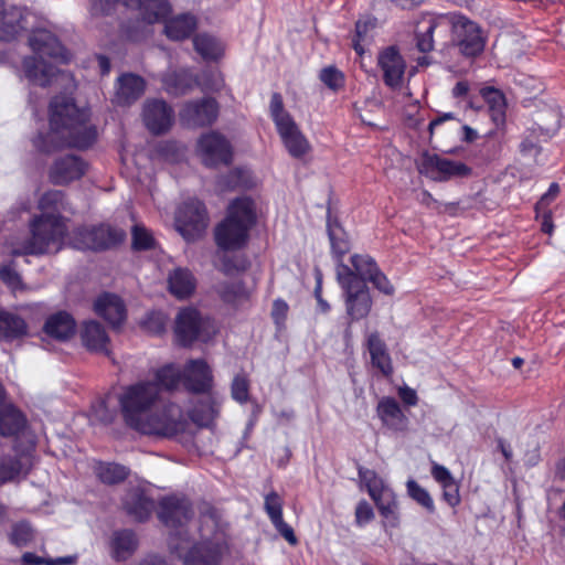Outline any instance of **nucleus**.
<instances>
[{"mask_svg": "<svg viewBox=\"0 0 565 565\" xmlns=\"http://www.w3.org/2000/svg\"><path fill=\"white\" fill-rule=\"evenodd\" d=\"M520 151L524 160L533 163H542L539 157L542 154V149L535 142L530 139H524L520 145Z\"/></svg>", "mask_w": 565, "mask_h": 565, "instance_id": "57", "label": "nucleus"}, {"mask_svg": "<svg viewBox=\"0 0 565 565\" xmlns=\"http://www.w3.org/2000/svg\"><path fill=\"white\" fill-rule=\"evenodd\" d=\"M217 292L225 302L234 306L247 301L250 295V291L239 280L220 284Z\"/></svg>", "mask_w": 565, "mask_h": 565, "instance_id": "38", "label": "nucleus"}, {"mask_svg": "<svg viewBox=\"0 0 565 565\" xmlns=\"http://www.w3.org/2000/svg\"><path fill=\"white\" fill-rule=\"evenodd\" d=\"M359 478L365 484L371 498L387 490L390 487L380 478L375 471L366 468H359Z\"/></svg>", "mask_w": 565, "mask_h": 565, "instance_id": "44", "label": "nucleus"}, {"mask_svg": "<svg viewBox=\"0 0 565 565\" xmlns=\"http://www.w3.org/2000/svg\"><path fill=\"white\" fill-rule=\"evenodd\" d=\"M370 26H372V24L367 21H358L355 24V38L356 39L353 40V47L356 51V53L360 55L363 53V47L361 45V41L364 40Z\"/></svg>", "mask_w": 565, "mask_h": 565, "instance_id": "61", "label": "nucleus"}, {"mask_svg": "<svg viewBox=\"0 0 565 565\" xmlns=\"http://www.w3.org/2000/svg\"><path fill=\"white\" fill-rule=\"evenodd\" d=\"M158 515L161 522L170 529L169 541L179 532L181 537L191 536L188 523L193 515V511L186 499L178 497L163 499Z\"/></svg>", "mask_w": 565, "mask_h": 565, "instance_id": "11", "label": "nucleus"}, {"mask_svg": "<svg viewBox=\"0 0 565 565\" xmlns=\"http://www.w3.org/2000/svg\"><path fill=\"white\" fill-rule=\"evenodd\" d=\"M132 247L136 250H146L156 247V239L151 232L141 224H135L131 232Z\"/></svg>", "mask_w": 565, "mask_h": 565, "instance_id": "46", "label": "nucleus"}, {"mask_svg": "<svg viewBox=\"0 0 565 565\" xmlns=\"http://www.w3.org/2000/svg\"><path fill=\"white\" fill-rule=\"evenodd\" d=\"M75 320L67 312L61 311L50 316L44 324V332L56 340L65 341L75 333Z\"/></svg>", "mask_w": 565, "mask_h": 565, "instance_id": "27", "label": "nucleus"}, {"mask_svg": "<svg viewBox=\"0 0 565 565\" xmlns=\"http://www.w3.org/2000/svg\"><path fill=\"white\" fill-rule=\"evenodd\" d=\"M200 542L180 533L168 541L169 550L182 559L183 565H222L228 554L227 523L215 511H207L200 518Z\"/></svg>", "mask_w": 565, "mask_h": 565, "instance_id": "2", "label": "nucleus"}, {"mask_svg": "<svg viewBox=\"0 0 565 565\" xmlns=\"http://www.w3.org/2000/svg\"><path fill=\"white\" fill-rule=\"evenodd\" d=\"M76 114L77 109L70 98H53L50 104L51 131L46 137L40 135L35 138L34 146L43 152L58 147H89L95 140L96 131L78 119Z\"/></svg>", "mask_w": 565, "mask_h": 565, "instance_id": "4", "label": "nucleus"}, {"mask_svg": "<svg viewBox=\"0 0 565 565\" xmlns=\"http://www.w3.org/2000/svg\"><path fill=\"white\" fill-rule=\"evenodd\" d=\"M372 499L376 503L382 515L387 518L395 513V510L397 508V502H396L395 494L391 488L376 494L375 498H372Z\"/></svg>", "mask_w": 565, "mask_h": 565, "instance_id": "49", "label": "nucleus"}, {"mask_svg": "<svg viewBox=\"0 0 565 565\" xmlns=\"http://www.w3.org/2000/svg\"><path fill=\"white\" fill-rule=\"evenodd\" d=\"M33 537V531L29 523L21 522L13 526L11 540L14 544L22 546L29 543Z\"/></svg>", "mask_w": 565, "mask_h": 565, "instance_id": "56", "label": "nucleus"}, {"mask_svg": "<svg viewBox=\"0 0 565 565\" xmlns=\"http://www.w3.org/2000/svg\"><path fill=\"white\" fill-rule=\"evenodd\" d=\"M0 277L13 292L28 289V287L22 282L20 275L10 266H4L1 268Z\"/></svg>", "mask_w": 565, "mask_h": 565, "instance_id": "53", "label": "nucleus"}, {"mask_svg": "<svg viewBox=\"0 0 565 565\" xmlns=\"http://www.w3.org/2000/svg\"><path fill=\"white\" fill-rule=\"evenodd\" d=\"M64 207V194L49 191L39 201L41 215L30 223L31 236L23 242L11 243L13 255H40L58 252L67 232L65 220L60 215Z\"/></svg>", "mask_w": 565, "mask_h": 565, "instance_id": "3", "label": "nucleus"}, {"mask_svg": "<svg viewBox=\"0 0 565 565\" xmlns=\"http://www.w3.org/2000/svg\"><path fill=\"white\" fill-rule=\"evenodd\" d=\"M142 119L153 135L167 132L173 125L174 111L162 99H150L143 105Z\"/></svg>", "mask_w": 565, "mask_h": 565, "instance_id": "17", "label": "nucleus"}, {"mask_svg": "<svg viewBox=\"0 0 565 565\" xmlns=\"http://www.w3.org/2000/svg\"><path fill=\"white\" fill-rule=\"evenodd\" d=\"M269 108L276 127L292 119L290 114L284 109L282 97L278 93L271 95Z\"/></svg>", "mask_w": 565, "mask_h": 565, "instance_id": "51", "label": "nucleus"}, {"mask_svg": "<svg viewBox=\"0 0 565 565\" xmlns=\"http://www.w3.org/2000/svg\"><path fill=\"white\" fill-rule=\"evenodd\" d=\"M183 384L190 392L209 394L205 402L190 412V416L198 425H210L220 413L222 397L211 392L213 375L207 363L203 360L189 361L183 371Z\"/></svg>", "mask_w": 565, "mask_h": 565, "instance_id": "7", "label": "nucleus"}, {"mask_svg": "<svg viewBox=\"0 0 565 565\" xmlns=\"http://www.w3.org/2000/svg\"><path fill=\"white\" fill-rule=\"evenodd\" d=\"M276 530L281 534V536L291 545L297 544V537L294 533V530L290 525H288L284 519H280L279 521L273 522Z\"/></svg>", "mask_w": 565, "mask_h": 565, "instance_id": "64", "label": "nucleus"}, {"mask_svg": "<svg viewBox=\"0 0 565 565\" xmlns=\"http://www.w3.org/2000/svg\"><path fill=\"white\" fill-rule=\"evenodd\" d=\"M81 337L84 345L88 350L108 353L109 338L99 322H85L82 329Z\"/></svg>", "mask_w": 565, "mask_h": 565, "instance_id": "29", "label": "nucleus"}, {"mask_svg": "<svg viewBox=\"0 0 565 565\" xmlns=\"http://www.w3.org/2000/svg\"><path fill=\"white\" fill-rule=\"evenodd\" d=\"M87 169V164L77 156L66 154L54 160L49 170L51 182L65 185L81 179Z\"/></svg>", "mask_w": 565, "mask_h": 565, "instance_id": "19", "label": "nucleus"}, {"mask_svg": "<svg viewBox=\"0 0 565 565\" xmlns=\"http://www.w3.org/2000/svg\"><path fill=\"white\" fill-rule=\"evenodd\" d=\"M328 231L332 252L341 258L350 249L348 235L339 224H329Z\"/></svg>", "mask_w": 565, "mask_h": 565, "instance_id": "43", "label": "nucleus"}, {"mask_svg": "<svg viewBox=\"0 0 565 565\" xmlns=\"http://www.w3.org/2000/svg\"><path fill=\"white\" fill-rule=\"evenodd\" d=\"M23 415L12 405L0 407V434L3 436L18 435L24 427Z\"/></svg>", "mask_w": 565, "mask_h": 565, "instance_id": "34", "label": "nucleus"}, {"mask_svg": "<svg viewBox=\"0 0 565 565\" xmlns=\"http://www.w3.org/2000/svg\"><path fill=\"white\" fill-rule=\"evenodd\" d=\"M218 114V105L213 98H202L185 103L180 110V119L188 127H204L212 125Z\"/></svg>", "mask_w": 565, "mask_h": 565, "instance_id": "16", "label": "nucleus"}, {"mask_svg": "<svg viewBox=\"0 0 565 565\" xmlns=\"http://www.w3.org/2000/svg\"><path fill=\"white\" fill-rule=\"evenodd\" d=\"M422 30L416 33L417 47L420 52H430L434 49L433 33L437 26V21L431 18H425L420 22Z\"/></svg>", "mask_w": 565, "mask_h": 565, "instance_id": "41", "label": "nucleus"}, {"mask_svg": "<svg viewBox=\"0 0 565 565\" xmlns=\"http://www.w3.org/2000/svg\"><path fill=\"white\" fill-rule=\"evenodd\" d=\"M231 396L239 404L247 403L249 398V381L243 375H236L231 384Z\"/></svg>", "mask_w": 565, "mask_h": 565, "instance_id": "48", "label": "nucleus"}, {"mask_svg": "<svg viewBox=\"0 0 565 565\" xmlns=\"http://www.w3.org/2000/svg\"><path fill=\"white\" fill-rule=\"evenodd\" d=\"M289 154L294 158H301L307 154L310 149V142L301 132L294 119L276 127Z\"/></svg>", "mask_w": 565, "mask_h": 565, "instance_id": "21", "label": "nucleus"}, {"mask_svg": "<svg viewBox=\"0 0 565 565\" xmlns=\"http://www.w3.org/2000/svg\"><path fill=\"white\" fill-rule=\"evenodd\" d=\"M320 79L329 88L337 90L343 86V74L335 67L329 66L320 72Z\"/></svg>", "mask_w": 565, "mask_h": 565, "instance_id": "54", "label": "nucleus"}, {"mask_svg": "<svg viewBox=\"0 0 565 565\" xmlns=\"http://www.w3.org/2000/svg\"><path fill=\"white\" fill-rule=\"evenodd\" d=\"M481 95L489 106L492 120L501 124L505 118L507 103L504 95L497 88L486 87L481 89Z\"/></svg>", "mask_w": 565, "mask_h": 565, "instance_id": "37", "label": "nucleus"}, {"mask_svg": "<svg viewBox=\"0 0 565 565\" xmlns=\"http://www.w3.org/2000/svg\"><path fill=\"white\" fill-rule=\"evenodd\" d=\"M95 473L103 483L115 484L127 478L128 469L117 463L99 462L95 467Z\"/></svg>", "mask_w": 565, "mask_h": 565, "instance_id": "39", "label": "nucleus"}, {"mask_svg": "<svg viewBox=\"0 0 565 565\" xmlns=\"http://www.w3.org/2000/svg\"><path fill=\"white\" fill-rule=\"evenodd\" d=\"M28 333V324L22 317L10 311H0V340H15Z\"/></svg>", "mask_w": 565, "mask_h": 565, "instance_id": "31", "label": "nucleus"}, {"mask_svg": "<svg viewBox=\"0 0 565 565\" xmlns=\"http://www.w3.org/2000/svg\"><path fill=\"white\" fill-rule=\"evenodd\" d=\"M181 380H183V374L180 370L174 364H168L157 370L153 382L159 384L162 393V388L168 391L175 388Z\"/></svg>", "mask_w": 565, "mask_h": 565, "instance_id": "40", "label": "nucleus"}, {"mask_svg": "<svg viewBox=\"0 0 565 565\" xmlns=\"http://www.w3.org/2000/svg\"><path fill=\"white\" fill-rule=\"evenodd\" d=\"M163 88L171 95H183L192 87V75L186 70L169 71L162 78Z\"/></svg>", "mask_w": 565, "mask_h": 565, "instance_id": "35", "label": "nucleus"}, {"mask_svg": "<svg viewBox=\"0 0 565 565\" xmlns=\"http://www.w3.org/2000/svg\"><path fill=\"white\" fill-rule=\"evenodd\" d=\"M408 495L429 512L435 510L434 500L426 489L420 487L415 480L411 479L406 483Z\"/></svg>", "mask_w": 565, "mask_h": 565, "instance_id": "47", "label": "nucleus"}, {"mask_svg": "<svg viewBox=\"0 0 565 565\" xmlns=\"http://www.w3.org/2000/svg\"><path fill=\"white\" fill-rule=\"evenodd\" d=\"M264 505L271 523L282 519V499L277 492L271 491L266 494Z\"/></svg>", "mask_w": 565, "mask_h": 565, "instance_id": "50", "label": "nucleus"}, {"mask_svg": "<svg viewBox=\"0 0 565 565\" xmlns=\"http://www.w3.org/2000/svg\"><path fill=\"white\" fill-rule=\"evenodd\" d=\"M256 223L254 202L248 198L233 201L226 217L215 227L214 236L217 246L224 250L243 248L249 238V231Z\"/></svg>", "mask_w": 565, "mask_h": 565, "instance_id": "6", "label": "nucleus"}, {"mask_svg": "<svg viewBox=\"0 0 565 565\" xmlns=\"http://www.w3.org/2000/svg\"><path fill=\"white\" fill-rule=\"evenodd\" d=\"M198 152L207 167L228 164L232 160L230 142L217 132L203 135L198 141Z\"/></svg>", "mask_w": 565, "mask_h": 565, "instance_id": "15", "label": "nucleus"}, {"mask_svg": "<svg viewBox=\"0 0 565 565\" xmlns=\"http://www.w3.org/2000/svg\"><path fill=\"white\" fill-rule=\"evenodd\" d=\"M418 170L434 181H447L471 174V169L467 164L428 152L422 156Z\"/></svg>", "mask_w": 565, "mask_h": 565, "instance_id": "14", "label": "nucleus"}, {"mask_svg": "<svg viewBox=\"0 0 565 565\" xmlns=\"http://www.w3.org/2000/svg\"><path fill=\"white\" fill-rule=\"evenodd\" d=\"M536 124L545 136L551 137L561 126V115L556 108H550L537 115Z\"/></svg>", "mask_w": 565, "mask_h": 565, "instance_id": "45", "label": "nucleus"}, {"mask_svg": "<svg viewBox=\"0 0 565 565\" xmlns=\"http://www.w3.org/2000/svg\"><path fill=\"white\" fill-rule=\"evenodd\" d=\"M28 14L25 7L3 6L0 9V39L10 41L25 28L24 21Z\"/></svg>", "mask_w": 565, "mask_h": 565, "instance_id": "22", "label": "nucleus"}, {"mask_svg": "<svg viewBox=\"0 0 565 565\" xmlns=\"http://www.w3.org/2000/svg\"><path fill=\"white\" fill-rule=\"evenodd\" d=\"M377 64L383 72V79L387 86L393 88L401 86L406 64L394 46L386 47L379 54Z\"/></svg>", "mask_w": 565, "mask_h": 565, "instance_id": "20", "label": "nucleus"}, {"mask_svg": "<svg viewBox=\"0 0 565 565\" xmlns=\"http://www.w3.org/2000/svg\"><path fill=\"white\" fill-rule=\"evenodd\" d=\"M95 311L114 327L126 319V308L118 296L105 294L95 302Z\"/></svg>", "mask_w": 565, "mask_h": 565, "instance_id": "25", "label": "nucleus"}, {"mask_svg": "<svg viewBox=\"0 0 565 565\" xmlns=\"http://www.w3.org/2000/svg\"><path fill=\"white\" fill-rule=\"evenodd\" d=\"M369 281H371L375 288L385 295H392L394 292L392 284L379 268H376L375 273L371 275Z\"/></svg>", "mask_w": 565, "mask_h": 565, "instance_id": "58", "label": "nucleus"}, {"mask_svg": "<svg viewBox=\"0 0 565 565\" xmlns=\"http://www.w3.org/2000/svg\"><path fill=\"white\" fill-rule=\"evenodd\" d=\"M374 516L371 505L366 501H362L355 509V519L358 524L362 525L370 522Z\"/></svg>", "mask_w": 565, "mask_h": 565, "instance_id": "63", "label": "nucleus"}, {"mask_svg": "<svg viewBox=\"0 0 565 565\" xmlns=\"http://www.w3.org/2000/svg\"><path fill=\"white\" fill-rule=\"evenodd\" d=\"M337 279L343 289L348 316L351 320L365 318L372 308V298L367 286L355 277L348 265L342 263L337 267Z\"/></svg>", "mask_w": 565, "mask_h": 565, "instance_id": "8", "label": "nucleus"}, {"mask_svg": "<svg viewBox=\"0 0 565 565\" xmlns=\"http://www.w3.org/2000/svg\"><path fill=\"white\" fill-rule=\"evenodd\" d=\"M124 507L129 515L142 522L151 515L154 509V502L146 497L142 491L135 489L125 497Z\"/></svg>", "mask_w": 565, "mask_h": 565, "instance_id": "28", "label": "nucleus"}, {"mask_svg": "<svg viewBox=\"0 0 565 565\" xmlns=\"http://www.w3.org/2000/svg\"><path fill=\"white\" fill-rule=\"evenodd\" d=\"M200 85L202 86L203 90L206 92H220L224 87V78L221 75L220 72L212 71L209 73H205L201 81Z\"/></svg>", "mask_w": 565, "mask_h": 565, "instance_id": "55", "label": "nucleus"}, {"mask_svg": "<svg viewBox=\"0 0 565 565\" xmlns=\"http://www.w3.org/2000/svg\"><path fill=\"white\" fill-rule=\"evenodd\" d=\"M111 554L117 561L127 559L137 548V539L128 530L117 531L111 537Z\"/></svg>", "mask_w": 565, "mask_h": 565, "instance_id": "33", "label": "nucleus"}, {"mask_svg": "<svg viewBox=\"0 0 565 565\" xmlns=\"http://www.w3.org/2000/svg\"><path fill=\"white\" fill-rule=\"evenodd\" d=\"M29 44L32 55L23 58L22 68L32 84L45 87L54 78L63 83L73 82L70 74L56 72L55 64L66 63L70 55L52 32L43 29L33 31Z\"/></svg>", "mask_w": 565, "mask_h": 565, "instance_id": "5", "label": "nucleus"}, {"mask_svg": "<svg viewBox=\"0 0 565 565\" xmlns=\"http://www.w3.org/2000/svg\"><path fill=\"white\" fill-rule=\"evenodd\" d=\"M146 83L142 77L127 73L117 81L115 102L119 105L135 103L145 92Z\"/></svg>", "mask_w": 565, "mask_h": 565, "instance_id": "24", "label": "nucleus"}, {"mask_svg": "<svg viewBox=\"0 0 565 565\" xmlns=\"http://www.w3.org/2000/svg\"><path fill=\"white\" fill-rule=\"evenodd\" d=\"M118 404L125 424L139 434L171 438L186 428L181 407L173 403L162 405L159 384L149 380L125 386Z\"/></svg>", "mask_w": 565, "mask_h": 565, "instance_id": "1", "label": "nucleus"}, {"mask_svg": "<svg viewBox=\"0 0 565 565\" xmlns=\"http://www.w3.org/2000/svg\"><path fill=\"white\" fill-rule=\"evenodd\" d=\"M163 32L168 39L172 41H182L190 38L198 29L196 15L184 12L171 18H166L163 21Z\"/></svg>", "mask_w": 565, "mask_h": 565, "instance_id": "23", "label": "nucleus"}, {"mask_svg": "<svg viewBox=\"0 0 565 565\" xmlns=\"http://www.w3.org/2000/svg\"><path fill=\"white\" fill-rule=\"evenodd\" d=\"M168 286L173 296L184 299L193 294L195 279L189 269L179 267L169 274Z\"/></svg>", "mask_w": 565, "mask_h": 565, "instance_id": "30", "label": "nucleus"}, {"mask_svg": "<svg viewBox=\"0 0 565 565\" xmlns=\"http://www.w3.org/2000/svg\"><path fill=\"white\" fill-rule=\"evenodd\" d=\"M175 226L188 242L202 237L207 227V215L203 203L198 200L185 202L178 211Z\"/></svg>", "mask_w": 565, "mask_h": 565, "instance_id": "13", "label": "nucleus"}, {"mask_svg": "<svg viewBox=\"0 0 565 565\" xmlns=\"http://www.w3.org/2000/svg\"><path fill=\"white\" fill-rule=\"evenodd\" d=\"M431 476L441 487L455 480L450 471L445 466L438 463L433 465Z\"/></svg>", "mask_w": 565, "mask_h": 565, "instance_id": "62", "label": "nucleus"}, {"mask_svg": "<svg viewBox=\"0 0 565 565\" xmlns=\"http://www.w3.org/2000/svg\"><path fill=\"white\" fill-rule=\"evenodd\" d=\"M375 411L382 426L387 430L394 434H406L409 430V418L394 397L380 398Z\"/></svg>", "mask_w": 565, "mask_h": 565, "instance_id": "18", "label": "nucleus"}, {"mask_svg": "<svg viewBox=\"0 0 565 565\" xmlns=\"http://www.w3.org/2000/svg\"><path fill=\"white\" fill-rule=\"evenodd\" d=\"M124 238V231L102 224L76 228L72 236V244L77 249L100 250L116 246Z\"/></svg>", "mask_w": 565, "mask_h": 565, "instance_id": "9", "label": "nucleus"}, {"mask_svg": "<svg viewBox=\"0 0 565 565\" xmlns=\"http://www.w3.org/2000/svg\"><path fill=\"white\" fill-rule=\"evenodd\" d=\"M32 465L31 454H22L19 458H3L0 460V483H6L25 473Z\"/></svg>", "mask_w": 565, "mask_h": 565, "instance_id": "32", "label": "nucleus"}, {"mask_svg": "<svg viewBox=\"0 0 565 565\" xmlns=\"http://www.w3.org/2000/svg\"><path fill=\"white\" fill-rule=\"evenodd\" d=\"M195 51L204 60H218L224 54V45L216 38L209 34H200L193 39Z\"/></svg>", "mask_w": 565, "mask_h": 565, "instance_id": "36", "label": "nucleus"}, {"mask_svg": "<svg viewBox=\"0 0 565 565\" xmlns=\"http://www.w3.org/2000/svg\"><path fill=\"white\" fill-rule=\"evenodd\" d=\"M142 326L146 331L152 334H160L166 330L167 317L162 312H151L143 320Z\"/></svg>", "mask_w": 565, "mask_h": 565, "instance_id": "52", "label": "nucleus"}, {"mask_svg": "<svg viewBox=\"0 0 565 565\" xmlns=\"http://www.w3.org/2000/svg\"><path fill=\"white\" fill-rule=\"evenodd\" d=\"M443 497L450 507H456L460 503L459 487L456 480L443 486Z\"/></svg>", "mask_w": 565, "mask_h": 565, "instance_id": "59", "label": "nucleus"}, {"mask_svg": "<svg viewBox=\"0 0 565 565\" xmlns=\"http://www.w3.org/2000/svg\"><path fill=\"white\" fill-rule=\"evenodd\" d=\"M351 264L353 267L350 268L351 271L364 284L377 268L376 263L367 255H353L351 257Z\"/></svg>", "mask_w": 565, "mask_h": 565, "instance_id": "42", "label": "nucleus"}, {"mask_svg": "<svg viewBox=\"0 0 565 565\" xmlns=\"http://www.w3.org/2000/svg\"><path fill=\"white\" fill-rule=\"evenodd\" d=\"M367 350L371 355L372 365L381 371L385 376L393 373L391 356L387 352L385 342L380 338L377 332H372L366 339Z\"/></svg>", "mask_w": 565, "mask_h": 565, "instance_id": "26", "label": "nucleus"}, {"mask_svg": "<svg viewBox=\"0 0 565 565\" xmlns=\"http://www.w3.org/2000/svg\"><path fill=\"white\" fill-rule=\"evenodd\" d=\"M113 0H90L89 12L92 17L108 15L113 9Z\"/></svg>", "mask_w": 565, "mask_h": 565, "instance_id": "60", "label": "nucleus"}, {"mask_svg": "<svg viewBox=\"0 0 565 565\" xmlns=\"http://www.w3.org/2000/svg\"><path fill=\"white\" fill-rule=\"evenodd\" d=\"M452 43L458 52L466 57H476L486 46V38L481 28L473 21L462 17L451 18Z\"/></svg>", "mask_w": 565, "mask_h": 565, "instance_id": "10", "label": "nucleus"}, {"mask_svg": "<svg viewBox=\"0 0 565 565\" xmlns=\"http://www.w3.org/2000/svg\"><path fill=\"white\" fill-rule=\"evenodd\" d=\"M174 332L180 344L189 345L195 340L207 341L214 329L195 309L185 308L177 316Z\"/></svg>", "mask_w": 565, "mask_h": 565, "instance_id": "12", "label": "nucleus"}]
</instances>
